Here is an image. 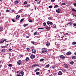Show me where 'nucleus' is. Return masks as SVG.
<instances>
[{"label":"nucleus","mask_w":76,"mask_h":76,"mask_svg":"<svg viewBox=\"0 0 76 76\" xmlns=\"http://www.w3.org/2000/svg\"><path fill=\"white\" fill-rule=\"evenodd\" d=\"M72 45H75L76 44V42H72Z\"/></svg>","instance_id":"obj_23"},{"label":"nucleus","mask_w":76,"mask_h":76,"mask_svg":"<svg viewBox=\"0 0 76 76\" xmlns=\"http://www.w3.org/2000/svg\"><path fill=\"white\" fill-rule=\"evenodd\" d=\"M22 62L20 60L18 61L17 62V63L19 65H20L22 64Z\"/></svg>","instance_id":"obj_3"},{"label":"nucleus","mask_w":76,"mask_h":76,"mask_svg":"<svg viewBox=\"0 0 76 76\" xmlns=\"http://www.w3.org/2000/svg\"><path fill=\"white\" fill-rule=\"evenodd\" d=\"M25 60L26 61H28V60H29V58L28 57H26Z\"/></svg>","instance_id":"obj_17"},{"label":"nucleus","mask_w":76,"mask_h":76,"mask_svg":"<svg viewBox=\"0 0 76 76\" xmlns=\"http://www.w3.org/2000/svg\"><path fill=\"white\" fill-rule=\"evenodd\" d=\"M39 69L37 68L36 70H34V72H37V71H38V72H39Z\"/></svg>","instance_id":"obj_13"},{"label":"nucleus","mask_w":76,"mask_h":76,"mask_svg":"<svg viewBox=\"0 0 76 76\" xmlns=\"http://www.w3.org/2000/svg\"><path fill=\"white\" fill-rule=\"evenodd\" d=\"M35 57V55H34L33 54H31L30 56V58H34Z\"/></svg>","instance_id":"obj_4"},{"label":"nucleus","mask_w":76,"mask_h":76,"mask_svg":"<svg viewBox=\"0 0 76 76\" xmlns=\"http://www.w3.org/2000/svg\"><path fill=\"white\" fill-rule=\"evenodd\" d=\"M3 29V27L1 26L0 27V31H1Z\"/></svg>","instance_id":"obj_27"},{"label":"nucleus","mask_w":76,"mask_h":76,"mask_svg":"<svg viewBox=\"0 0 76 76\" xmlns=\"http://www.w3.org/2000/svg\"><path fill=\"white\" fill-rule=\"evenodd\" d=\"M56 12H57V13H61L60 11V10H59V8H58L57 10H56Z\"/></svg>","instance_id":"obj_12"},{"label":"nucleus","mask_w":76,"mask_h":76,"mask_svg":"<svg viewBox=\"0 0 76 76\" xmlns=\"http://www.w3.org/2000/svg\"><path fill=\"white\" fill-rule=\"evenodd\" d=\"M1 15V13H0V16Z\"/></svg>","instance_id":"obj_63"},{"label":"nucleus","mask_w":76,"mask_h":76,"mask_svg":"<svg viewBox=\"0 0 76 76\" xmlns=\"http://www.w3.org/2000/svg\"><path fill=\"white\" fill-rule=\"evenodd\" d=\"M6 47L5 46H2V48H5V47Z\"/></svg>","instance_id":"obj_53"},{"label":"nucleus","mask_w":76,"mask_h":76,"mask_svg":"<svg viewBox=\"0 0 76 76\" xmlns=\"http://www.w3.org/2000/svg\"><path fill=\"white\" fill-rule=\"evenodd\" d=\"M26 38H29V36H27L26 37Z\"/></svg>","instance_id":"obj_52"},{"label":"nucleus","mask_w":76,"mask_h":76,"mask_svg":"<svg viewBox=\"0 0 76 76\" xmlns=\"http://www.w3.org/2000/svg\"><path fill=\"white\" fill-rule=\"evenodd\" d=\"M36 74L37 75H40V73H39V72H36Z\"/></svg>","instance_id":"obj_22"},{"label":"nucleus","mask_w":76,"mask_h":76,"mask_svg":"<svg viewBox=\"0 0 76 76\" xmlns=\"http://www.w3.org/2000/svg\"><path fill=\"white\" fill-rule=\"evenodd\" d=\"M45 67L46 68H48V67H50V64H48V65H47Z\"/></svg>","instance_id":"obj_18"},{"label":"nucleus","mask_w":76,"mask_h":76,"mask_svg":"<svg viewBox=\"0 0 76 76\" xmlns=\"http://www.w3.org/2000/svg\"><path fill=\"white\" fill-rule=\"evenodd\" d=\"M40 3H41V2L40 1H39V2H37V4H39Z\"/></svg>","instance_id":"obj_51"},{"label":"nucleus","mask_w":76,"mask_h":76,"mask_svg":"<svg viewBox=\"0 0 76 76\" xmlns=\"http://www.w3.org/2000/svg\"><path fill=\"white\" fill-rule=\"evenodd\" d=\"M74 6H76V3H75L74 4Z\"/></svg>","instance_id":"obj_57"},{"label":"nucleus","mask_w":76,"mask_h":76,"mask_svg":"<svg viewBox=\"0 0 76 76\" xmlns=\"http://www.w3.org/2000/svg\"><path fill=\"white\" fill-rule=\"evenodd\" d=\"M19 17H20V15H18L16 16V19H18Z\"/></svg>","instance_id":"obj_16"},{"label":"nucleus","mask_w":76,"mask_h":76,"mask_svg":"<svg viewBox=\"0 0 76 76\" xmlns=\"http://www.w3.org/2000/svg\"><path fill=\"white\" fill-rule=\"evenodd\" d=\"M55 0H51V1L52 2H54V1H55Z\"/></svg>","instance_id":"obj_46"},{"label":"nucleus","mask_w":76,"mask_h":76,"mask_svg":"<svg viewBox=\"0 0 76 76\" xmlns=\"http://www.w3.org/2000/svg\"><path fill=\"white\" fill-rule=\"evenodd\" d=\"M66 35H68V33H66Z\"/></svg>","instance_id":"obj_61"},{"label":"nucleus","mask_w":76,"mask_h":76,"mask_svg":"<svg viewBox=\"0 0 76 76\" xmlns=\"http://www.w3.org/2000/svg\"><path fill=\"white\" fill-rule=\"evenodd\" d=\"M19 12H22V10H20L19 11Z\"/></svg>","instance_id":"obj_58"},{"label":"nucleus","mask_w":76,"mask_h":76,"mask_svg":"<svg viewBox=\"0 0 76 76\" xmlns=\"http://www.w3.org/2000/svg\"><path fill=\"white\" fill-rule=\"evenodd\" d=\"M9 67H12V64H9L8 65Z\"/></svg>","instance_id":"obj_34"},{"label":"nucleus","mask_w":76,"mask_h":76,"mask_svg":"<svg viewBox=\"0 0 76 76\" xmlns=\"http://www.w3.org/2000/svg\"><path fill=\"white\" fill-rule=\"evenodd\" d=\"M39 66V64H36L32 65V68H34L35 66Z\"/></svg>","instance_id":"obj_2"},{"label":"nucleus","mask_w":76,"mask_h":76,"mask_svg":"<svg viewBox=\"0 0 76 76\" xmlns=\"http://www.w3.org/2000/svg\"><path fill=\"white\" fill-rule=\"evenodd\" d=\"M32 52L33 53H36V49H33L32 50Z\"/></svg>","instance_id":"obj_6"},{"label":"nucleus","mask_w":76,"mask_h":76,"mask_svg":"<svg viewBox=\"0 0 76 76\" xmlns=\"http://www.w3.org/2000/svg\"><path fill=\"white\" fill-rule=\"evenodd\" d=\"M8 50H9V51H12V49H11V48H10V49H8Z\"/></svg>","instance_id":"obj_49"},{"label":"nucleus","mask_w":76,"mask_h":76,"mask_svg":"<svg viewBox=\"0 0 76 76\" xmlns=\"http://www.w3.org/2000/svg\"><path fill=\"white\" fill-rule=\"evenodd\" d=\"M72 60H74L75 59H76V57H75V56H73L72 57Z\"/></svg>","instance_id":"obj_21"},{"label":"nucleus","mask_w":76,"mask_h":76,"mask_svg":"<svg viewBox=\"0 0 76 76\" xmlns=\"http://www.w3.org/2000/svg\"><path fill=\"white\" fill-rule=\"evenodd\" d=\"M52 67L53 69H54L56 68V66H52Z\"/></svg>","instance_id":"obj_33"},{"label":"nucleus","mask_w":76,"mask_h":76,"mask_svg":"<svg viewBox=\"0 0 76 76\" xmlns=\"http://www.w3.org/2000/svg\"><path fill=\"white\" fill-rule=\"evenodd\" d=\"M8 45H9V44H7L5 46H6V47H7Z\"/></svg>","instance_id":"obj_54"},{"label":"nucleus","mask_w":76,"mask_h":76,"mask_svg":"<svg viewBox=\"0 0 76 76\" xmlns=\"http://www.w3.org/2000/svg\"><path fill=\"white\" fill-rule=\"evenodd\" d=\"M37 31L35 32L34 34V35H37Z\"/></svg>","instance_id":"obj_30"},{"label":"nucleus","mask_w":76,"mask_h":76,"mask_svg":"<svg viewBox=\"0 0 76 76\" xmlns=\"http://www.w3.org/2000/svg\"><path fill=\"white\" fill-rule=\"evenodd\" d=\"M60 57L61 58H62V59H64V58H65V57H64V56L61 55L60 56Z\"/></svg>","instance_id":"obj_11"},{"label":"nucleus","mask_w":76,"mask_h":76,"mask_svg":"<svg viewBox=\"0 0 76 76\" xmlns=\"http://www.w3.org/2000/svg\"><path fill=\"white\" fill-rule=\"evenodd\" d=\"M42 51H45V49L44 48H42Z\"/></svg>","instance_id":"obj_38"},{"label":"nucleus","mask_w":76,"mask_h":76,"mask_svg":"<svg viewBox=\"0 0 76 76\" xmlns=\"http://www.w3.org/2000/svg\"><path fill=\"white\" fill-rule=\"evenodd\" d=\"M38 29H42V30H44V28H38Z\"/></svg>","instance_id":"obj_37"},{"label":"nucleus","mask_w":76,"mask_h":76,"mask_svg":"<svg viewBox=\"0 0 76 76\" xmlns=\"http://www.w3.org/2000/svg\"><path fill=\"white\" fill-rule=\"evenodd\" d=\"M67 55H68V56H70V55H71L72 54V52H67L66 53Z\"/></svg>","instance_id":"obj_9"},{"label":"nucleus","mask_w":76,"mask_h":76,"mask_svg":"<svg viewBox=\"0 0 76 76\" xmlns=\"http://www.w3.org/2000/svg\"><path fill=\"white\" fill-rule=\"evenodd\" d=\"M30 6V4H27V5H26L25 6V7H29Z\"/></svg>","instance_id":"obj_19"},{"label":"nucleus","mask_w":76,"mask_h":76,"mask_svg":"<svg viewBox=\"0 0 76 76\" xmlns=\"http://www.w3.org/2000/svg\"><path fill=\"white\" fill-rule=\"evenodd\" d=\"M24 19H25L24 18L20 20V22L22 23L23 20H24Z\"/></svg>","instance_id":"obj_25"},{"label":"nucleus","mask_w":76,"mask_h":76,"mask_svg":"<svg viewBox=\"0 0 76 76\" xmlns=\"http://www.w3.org/2000/svg\"><path fill=\"white\" fill-rule=\"evenodd\" d=\"M49 8H52L53 7V6H52L51 5L50 6H49L48 7Z\"/></svg>","instance_id":"obj_42"},{"label":"nucleus","mask_w":76,"mask_h":76,"mask_svg":"<svg viewBox=\"0 0 76 76\" xmlns=\"http://www.w3.org/2000/svg\"><path fill=\"white\" fill-rule=\"evenodd\" d=\"M51 19V17H49L48 18V19L49 20H50V19Z\"/></svg>","instance_id":"obj_56"},{"label":"nucleus","mask_w":76,"mask_h":76,"mask_svg":"<svg viewBox=\"0 0 76 76\" xmlns=\"http://www.w3.org/2000/svg\"><path fill=\"white\" fill-rule=\"evenodd\" d=\"M44 59L42 58V59H40V61L41 62L42 61H44Z\"/></svg>","instance_id":"obj_24"},{"label":"nucleus","mask_w":76,"mask_h":76,"mask_svg":"<svg viewBox=\"0 0 76 76\" xmlns=\"http://www.w3.org/2000/svg\"><path fill=\"white\" fill-rule=\"evenodd\" d=\"M74 63V62L73 61H72L70 62V64L73 65V64Z\"/></svg>","instance_id":"obj_31"},{"label":"nucleus","mask_w":76,"mask_h":76,"mask_svg":"<svg viewBox=\"0 0 76 76\" xmlns=\"http://www.w3.org/2000/svg\"><path fill=\"white\" fill-rule=\"evenodd\" d=\"M50 28H51L49 27H48V26H46V29L47 30H50Z\"/></svg>","instance_id":"obj_7"},{"label":"nucleus","mask_w":76,"mask_h":76,"mask_svg":"<svg viewBox=\"0 0 76 76\" xmlns=\"http://www.w3.org/2000/svg\"><path fill=\"white\" fill-rule=\"evenodd\" d=\"M20 71H18L17 72V73L18 74V73H19V72Z\"/></svg>","instance_id":"obj_55"},{"label":"nucleus","mask_w":76,"mask_h":76,"mask_svg":"<svg viewBox=\"0 0 76 76\" xmlns=\"http://www.w3.org/2000/svg\"><path fill=\"white\" fill-rule=\"evenodd\" d=\"M24 75V72L23 71H21L19 72V75L17 74L16 76H23Z\"/></svg>","instance_id":"obj_1"},{"label":"nucleus","mask_w":76,"mask_h":76,"mask_svg":"<svg viewBox=\"0 0 76 76\" xmlns=\"http://www.w3.org/2000/svg\"><path fill=\"white\" fill-rule=\"evenodd\" d=\"M43 24L44 25V26H46V23L44 22L43 23Z\"/></svg>","instance_id":"obj_43"},{"label":"nucleus","mask_w":76,"mask_h":76,"mask_svg":"<svg viewBox=\"0 0 76 76\" xmlns=\"http://www.w3.org/2000/svg\"><path fill=\"white\" fill-rule=\"evenodd\" d=\"M65 4V3H62L61 4V5H62V6H64V5Z\"/></svg>","instance_id":"obj_45"},{"label":"nucleus","mask_w":76,"mask_h":76,"mask_svg":"<svg viewBox=\"0 0 76 76\" xmlns=\"http://www.w3.org/2000/svg\"><path fill=\"white\" fill-rule=\"evenodd\" d=\"M0 1H3V0H0Z\"/></svg>","instance_id":"obj_62"},{"label":"nucleus","mask_w":76,"mask_h":76,"mask_svg":"<svg viewBox=\"0 0 76 76\" xmlns=\"http://www.w3.org/2000/svg\"><path fill=\"white\" fill-rule=\"evenodd\" d=\"M74 54H75V55H76V52H75L74 53Z\"/></svg>","instance_id":"obj_60"},{"label":"nucleus","mask_w":76,"mask_h":76,"mask_svg":"<svg viewBox=\"0 0 76 76\" xmlns=\"http://www.w3.org/2000/svg\"><path fill=\"white\" fill-rule=\"evenodd\" d=\"M64 66L65 68H67L68 67L67 65L66 64H65Z\"/></svg>","instance_id":"obj_20"},{"label":"nucleus","mask_w":76,"mask_h":76,"mask_svg":"<svg viewBox=\"0 0 76 76\" xmlns=\"http://www.w3.org/2000/svg\"><path fill=\"white\" fill-rule=\"evenodd\" d=\"M54 8H56V7H58V5H55L54 6Z\"/></svg>","instance_id":"obj_29"},{"label":"nucleus","mask_w":76,"mask_h":76,"mask_svg":"<svg viewBox=\"0 0 76 76\" xmlns=\"http://www.w3.org/2000/svg\"><path fill=\"white\" fill-rule=\"evenodd\" d=\"M24 3L25 4H27V2L25 1L24 2Z\"/></svg>","instance_id":"obj_44"},{"label":"nucleus","mask_w":76,"mask_h":76,"mask_svg":"<svg viewBox=\"0 0 76 76\" xmlns=\"http://www.w3.org/2000/svg\"><path fill=\"white\" fill-rule=\"evenodd\" d=\"M72 10L73 12H76V10L74 8L72 9Z\"/></svg>","instance_id":"obj_28"},{"label":"nucleus","mask_w":76,"mask_h":76,"mask_svg":"<svg viewBox=\"0 0 76 76\" xmlns=\"http://www.w3.org/2000/svg\"><path fill=\"white\" fill-rule=\"evenodd\" d=\"M73 26H76V23H74L73 24Z\"/></svg>","instance_id":"obj_50"},{"label":"nucleus","mask_w":76,"mask_h":76,"mask_svg":"<svg viewBox=\"0 0 76 76\" xmlns=\"http://www.w3.org/2000/svg\"><path fill=\"white\" fill-rule=\"evenodd\" d=\"M62 74H63L62 73V72H61V71H59L58 72V75H62Z\"/></svg>","instance_id":"obj_8"},{"label":"nucleus","mask_w":76,"mask_h":76,"mask_svg":"<svg viewBox=\"0 0 76 76\" xmlns=\"http://www.w3.org/2000/svg\"><path fill=\"white\" fill-rule=\"evenodd\" d=\"M7 41V39H4L3 40L1 41L0 42V43L1 44H2V43H3L4 42V41Z\"/></svg>","instance_id":"obj_5"},{"label":"nucleus","mask_w":76,"mask_h":76,"mask_svg":"<svg viewBox=\"0 0 76 76\" xmlns=\"http://www.w3.org/2000/svg\"><path fill=\"white\" fill-rule=\"evenodd\" d=\"M53 26L54 28H56V24L53 25Z\"/></svg>","instance_id":"obj_39"},{"label":"nucleus","mask_w":76,"mask_h":76,"mask_svg":"<svg viewBox=\"0 0 76 76\" xmlns=\"http://www.w3.org/2000/svg\"><path fill=\"white\" fill-rule=\"evenodd\" d=\"M28 24H24V27H25L26 26H28Z\"/></svg>","instance_id":"obj_35"},{"label":"nucleus","mask_w":76,"mask_h":76,"mask_svg":"<svg viewBox=\"0 0 76 76\" xmlns=\"http://www.w3.org/2000/svg\"><path fill=\"white\" fill-rule=\"evenodd\" d=\"M14 11L15 10H12V12H14Z\"/></svg>","instance_id":"obj_59"},{"label":"nucleus","mask_w":76,"mask_h":76,"mask_svg":"<svg viewBox=\"0 0 76 76\" xmlns=\"http://www.w3.org/2000/svg\"><path fill=\"white\" fill-rule=\"evenodd\" d=\"M50 45V43L49 42H47V43L46 44V45L47 46V47H49V45Z\"/></svg>","instance_id":"obj_15"},{"label":"nucleus","mask_w":76,"mask_h":76,"mask_svg":"<svg viewBox=\"0 0 76 76\" xmlns=\"http://www.w3.org/2000/svg\"><path fill=\"white\" fill-rule=\"evenodd\" d=\"M28 21L29 22H32V20L31 19H29L28 20Z\"/></svg>","instance_id":"obj_36"},{"label":"nucleus","mask_w":76,"mask_h":76,"mask_svg":"<svg viewBox=\"0 0 76 76\" xmlns=\"http://www.w3.org/2000/svg\"><path fill=\"white\" fill-rule=\"evenodd\" d=\"M31 43L33 44H35V42H34V41H31Z\"/></svg>","instance_id":"obj_41"},{"label":"nucleus","mask_w":76,"mask_h":76,"mask_svg":"<svg viewBox=\"0 0 76 76\" xmlns=\"http://www.w3.org/2000/svg\"><path fill=\"white\" fill-rule=\"evenodd\" d=\"M49 76H52V75H49Z\"/></svg>","instance_id":"obj_64"},{"label":"nucleus","mask_w":76,"mask_h":76,"mask_svg":"<svg viewBox=\"0 0 76 76\" xmlns=\"http://www.w3.org/2000/svg\"><path fill=\"white\" fill-rule=\"evenodd\" d=\"M47 50H46L45 51H42V53H46V52H47Z\"/></svg>","instance_id":"obj_40"},{"label":"nucleus","mask_w":76,"mask_h":76,"mask_svg":"<svg viewBox=\"0 0 76 76\" xmlns=\"http://www.w3.org/2000/svg\"><path fill=\"white\" fill-rule=\"evenodd\" d=\"M12 22H15V20L13 19H12Z\"/></svg>","instance_id":"obj_48"},{"label":"nucleus","mask_w":76,"mask_h":76,"mask_svg":"<svg viewBox=\"0 0 76 76\" xmlns=\"http://www.w3.org/2000/svg\"><path fill=\"white\" fill-rule=\"evenodd\" d=\"M47 24H48V25H52V24H53V23L51 22L48 21V22H47Z\"/></svg>","instance_id":"obj_10"},{"label":"nucleus","mask_w":76,"mask_h":76,"mask_svg":"<svg viewBox=\"0 0 76 76\" xmlns=\"http://www.w3.org/2000/svg\"><path fill=\"white\" fill-rule=\"evenodd\" d=\"M6 12H9V10H6Z\"/></svg>","instance_id":"obj_47"},{"label":"nucleus","mask_w":76,"mask_h":76,"mask_svg":"<svg viewBox=\"0 0 76 76\" xmlns=\"http://www.w3.org/2000/svg\"><path fill=\"white\" fill-rule=\"evenodd\" d=\"M15 4L16 5V4H17L18 3V1H15Z\"/></svg>","instance_id":"obj_32"},{"label":"nucleus","mask_w":76,"mask_h":76,"mask_svg":"<svg viewBox=\"0 0 76 76\" xmlns=\"http://www.w3.org/2000/svg\"><path fill=\"white\" fill-rule=\"evenodd\" d=\"M1 51L2 53H5L6 52V50L4 49H3L1 50Z\"/></svg>","instance_id":"obj_14"},{"label":"nucleus","mask_w":76,"mask_h":76,"mask_svg":"<svg viewBox=\"0 0 76 76\" xmlns=\"http://www.w3.org/2000/svg\"><path fill=\"white\" fill-rule=\"evenodd\" d=\"M73 24V23L72 22H70V23H68V25H72Z\"/></svg>","instance_id":"obj_26"}]
</instances>
